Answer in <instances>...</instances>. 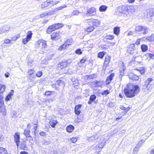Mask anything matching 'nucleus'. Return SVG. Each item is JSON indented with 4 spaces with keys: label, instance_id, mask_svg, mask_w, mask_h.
<instances>
[{
    "label": "nucleus",
    "instance_id": "1a4fd4ad",
    "mask_svg": "<svg viewBox=\"0 0 154 154\" xmlns=\"http://www.w3.org/2000/svg\"><path fill=\"white\" fill-rule=\"evenodd\" d=\"M135 45L134 43L130 45L127 48L128 50L127 52L131 55L133 54V51L135 50Z\"/></svg>",
    "mask_w": 154,
    "mask_h": 154
},
{
    "label": "nucleus",
    "instance_id": "4be33fe9",
    "mask_svg": "<svg viewBox=\"0 0 154 154\" xmlns=\"http://www.w3.org/2000/svg\"><path fill=\"white\" fill-rule=\"evenodd\" d=\"M58 67H60L61 69L65 68L67 66V64L65 61L63 60L58 64Z\"/></svg>",
    "mask_w": 154,
    "mask_h": 154
},
{
    "label": "nucleus",
    "instance_id": "13d9d810",
    "mask_svg": "<svg viewBox=\"0 0 154 154\" xmlns=\"http://www.w3.org/2000/svg\"><path fill=\"white\" fill-rule=\"evenodd\" d=\"M75 52L76 54L79 55L81 54H82V51L80 48H78L76 49Z\"/></svg>",
    "mask_w": 154,
    "mask_h": 154
},
{
    "label": "nucleus",
    "instance_id": "de8ad7c7",
    "mask_svg": "<svg viewBox=\"0 0 154 154\" xmlns=\"http://www.w3.org/2000/svg\"><path fill=\"white\" fill-rule=\"evenodd\" d=\"M146 39L149 41H154V35H152L150 36L147 37L146 38Z\"/></svg>",
    "mask_w": 154,
    "mask_h": 154
},
{
    "label": "nucleus",
    "instance_id": "680f3d73",
    "mask_svg": "<svg viewBox=\"0 0 154 154\" xmlns=\"http://www.w3.org/2000/svg\"><path fill=\"white\" fill-rule=\"evenodd\" d=\"M81 12L79 11H78L74 10L72 12V15H78L79 13Z\"/></svg>",
    "mask_w": 154,
    "mask_h": 154
},
{
    "label": "nucleus",
    "instance_id": "5fc2aeb1",
    "mask_svg": "<svg viewBox=\"0 0 154 154\" xmlns=\"http://www.w3.org/2000/svg\"><path fill=\"white\" fill-rule=\"evenodd\" d=\"M42 75L43 73L41 71H38L36 73L35 75L38 77H40Z\"/></svg>",
    "mask_w": 154,
    "mask_h": 154
},
{
    "label": "nucleus",
    "instance_id": "b1692460",
    "mask_svg": "<svg viewBox=\"0 0 154 154\" xmlns=\"http://www.w3.org/2000/svg\"><path fill=\"white\" fill-rule=\"evenodd\" d=\"M74 129V126L71 125L67 126L66 128V131L69 133L72 132Z\"/></svg>",
    "mask_w": 154,
    "mask_h": 154
},
{
    "label": "nucleus",
    "instance_id": "f8f14e48",
    "mask_svg": "<svg viewBox=\"0 0 154 154\" xmlns=\"http://www.w3.org/2000/svg\"><path fill=\"white\" fill-rule=\"evenodd\" d=\"M10 27L8 25H5L0 28V34H3L9 30Z\"/></svg>",
    "mask_w": 154,
    "mask_h": 154
},
{
    "label": "nucleus",
    "instance_id": "ddd939ff",
    "mask_svg": "<svg viewBox=\"0 0 154 154\" xmlns=\"http://www.w3.org/2000/svg\"><path fill=\"white\" fill-rule=\"evenodd\" d=\"M91 83L94 87L98 88L102 86L103 82L101 81L95 80L92 82Z\"/></svg>",
    "mask_w": 154,
    "mask_h": 154
},
{
    "label": "nucleus",
    "instance_id": "e2e57ef3",
    "mask_svg": "<svg viewBox=\"0 0 154 154\" xmlns=\"http://www.w3.org/2000/svg\"><path fill=\"white\" fill-rule=\"evenodd\" d=\"M29 40L27 39L26 38H23L22 40V42L24 45L26 44Z\"/></svg>",
    "mask_w": 154,
    "mask_h": 154
},
{
    "label": "nucleus",
    "instance_id": "72a5a7b5",
    "mask_svg": "<svg viewBox=\"0 0 154 154\" xmlns=\"http://www.w3.org/2000/svg\"><path fill=\"white\" fill-rule=\"evenodd\" d=\"M141 51L143 52L146 51L148 49V46L145 44H142L141 46Z\"/></svg>",
    "mask_w": 154,
    "mask_h": 154
},
{
    "label": "nucleus",
    "instance_id": "3c124183",
    "mask_svg": "<svg viewBox=\"0 0 154 154\" xmlns=\"http://www.w3.org/2000/svg\"><path fill=\"white\" fill-rule=\"evenodd\" d=\"M3 97L2 95L0 94V107L4 104L3 100Z\"/></svg>",
    "mask_w": 154,
    "mask_h": 154
},
{
    "label": "nucleus",
    "instance_id": "c03bdc74",
    "mask_svg": "<svg viewBox=\"0 0 154 154\" xmlns=\"http://www.w3.org/2000/svg\"><path fill=\"white\" fill-rule=\"evenodd\" d=\"M30 132V131L29 130L26 129L24 130V132L23 134L26 137H28V136L29 135H30V134H29Z\"/></svg>",
    "mask_w": 154,
    "mask_h": 154
},
{
    "label": "nucleus",
    "instance_id": "4c0bfd02",
    "mask_svg": "<svg viewBox=\"0 0 154 154\" xmlns=\"http://www.w3.org/2000/svg\"><path fill=\"white\" fill-rule=\"evenodd\" d=\"M96 75L94 74L92 75H86L85 76V78H86L87 80H90L91 79H93V78H96Z\"/></svg>",
    "mask_w": 154,
    "mask_h": 154
},
{
    "label": "nucleus",
    "instance_id": "09e8293b",
    "mask_svg": "<svg viewBox=\"0 0 154 154\" xmlns=\"http://www.w3.org/2000/svg\"><path fill=\"white\" fill-rule=\"evenodd\" d=\"M20 36L19 34L16 35L14 36H13L11 38V40L13 41H16L17 38L20 37Z\"/></svg>",
    "mask_w": 154,
    "mask_h": 154
},
{
    "label": "nucleus",
    "instance_id": "8fccbe9b",
    "mask_svg": "<svg viewBox=\"0 0 154 154\" xmlns=\"http://www.w3.org/2000/svg\"><path fill=\"white\" fill-rule=\"evenodd\" d=\"M48 15H51L56 13V10L55 9L48 12H46Z\"/></svg>",
    "mask_w": 154,
    "mask_h": 154
},
{
    "label": "nucleus",
    "instance_id": "69168bd1",
    "mask_svg": "<svg viewBox=\"0 0 154 154\" xmlns=\"http://www.w3.org/2000/svg\"><path fill=\"white\" fill-rule=\"evenodd\" d=\"M96 95L98 97H100L101 95H102V92L100 91V90L98 89L97 92L95 93Z\"/></svg>",
    "mask_w": 154,
    "mask_h": 154
},
{
    "label": "nucleus",
    "instance_id": "ea45409f",
    "mask_svg": "<svg viewBox=\"0 0 154 154\" xmlns=\"http://www.w3.org/2000/svg\"><path fill=\"white\" fill-rule=\"evenodd\" d=\"M95 28L92 25L88 27L85 29V31L88 32H91L93 31Z\"/></svg>",
    "mask_w": 154,
    "mask_h": 154
},
{
    "label": "nucleus",
    "instance_id": "e433bc0d",
    "mask_svg": "<svg viewBox=\"0 0 154 154\" xmlns=\"http://www.w3.org/2000/svg\"><path fill=\"white\" fill-rule=\"evenodd\" d=\"M107 7L106 5H102L100 6L99 10L100 12H104L107 9Z\"/></svg>",
    "mask_w": 154,
    "mask_h": 154
},
{
    "label": "nucleus",
    "instance_id": "4468645a",
    "mask_svg": "<svg viewBox=\"0 0 154 154\" xmlns=\"http://www.w3.org/2000/svg\"><path fill=\"white\" fill-rule=\"evenodd\" d=\"M128 76L130 79L133 81L138 80L139 79V77L138 76L133 73H130L128 75Z\"/></svg>",
    "mask_w": 154,
    "mask_h": 154
},
{
    "label": "nucleus",
    "instance_id": "c9c22d12",
    "mask_svg": "<svg viewBox=\"0 0 154 154\" xmlns=\"http://www.w3.org/2000/svg\"><path fill=\"white\" fill-rule=\"evenodd\" d=\"M6 87L5 85L0 84V94L3 93L5 91Z\"/></svg>",
    "mask_w": 154,
    "mask_h": 154
},
{
    "label": "nucleus",
    "instance_id": "6e6552de",
    "mask_svg": "<svg viewBox=\"0 0 154 154\" xmlns=\"http://www.w3.org/2000/svg\"><path fill=\"white\" fill-rule=\"evenodd\" d=\"M14 142L15 143L17 146L18 147L20 145V134L18 132H16L14 135Z\"/></svg>",
    "mask_w": 154,
    "mask_h": 154
},
{
    "label": "nucleus",
    "instance_id": "4d7b16f0",
    "mask_svg": "<svg viewBox=\"0 0 154 154\" xmlns=\"http://www.w3.org/2000/svg\"><path fill=\"white\" fill-rule=\"evenodd\" d=\"M35 71L33 69H29L28 72V73L29 76L32 75L34 72Z\"/></svg>",
    "mask_w": 154,
    "mask_h": 154
},
{
    "label": "nucleus",
    "instance_id": "c85d7f7f",
    "mask_svg": "<svg viewBox=\"0 0 154 154\" xmlns=\"http://www.w3.org/2000/svg\"><path fill=\"white\" fill-rule=\"evenodd\" d=\"M55 30L59 29L63 27L64 25L62 23H56L54 24Z\"/></svg>",
    "mask_w": 154,
    "mask_h": 154
},
{
    "label": "nucleus",
    "instance_id": "9d476101",
    "mask_svg": "<svg viewBox=\"0 0 154 154\" xmlns=\"http://www.w3.org/2000/svg\"><path fill=\"white\" fill-rule=\"evenodd\" d=\"M60 37V32H54L51 35V38L53 40H57L59 39Z\"/></svg>",
    "mask_w": 154,
    "mask_h": 154
},
{
    "label": "nucleus",
    "instance_id": "bb28decb",
    "mask_svg": "<svg viewBox=\"0 0 154 154\" xmlns=\"http://www.w3.org/2000/svg\"><path fill=\"white\" fill-rule=\"evenodd\" d=\"M147 15L150 17H152L154 15V10L153 8H151L147 10Z\"/></svg>",
    "mask_w": 154,
    "mask_h": 154
},
{
    "label": "nucleus",
    "instance_id": "f704fd0d",
    "mask_svg": "<svg viewBox=\"0 0 154 154\" xmlns=\"http://www.w3.org/2000/svg\"><path fill=\"white\" fill-rule=\"evenodd\" d=\"M55 93V91H46L45 93V95L46 96H50L53 95Z\"/></svg>",
    "mask_w": 154,
    "mask_h": 154
},
{
    "label": "nucleus",
    "instance_id": "a18cd8bd",
    "mask_svg": "<svg viewBox=\"0 0 154 154\" xmlns=\"http://www.w3.org/2000/svg\"><path fill=\"white\" fill-rule=\"evenodd\" d=\"M109 93L110 91L108 90H106L104 91L103 92H102V95L103 97H106L107 95L109 94Z\"/></svg>",
    "mask_w": 154,
    "mask_h": 154
},
{
    "label": "nucleus",
    "instance_id": "473e14b6",
    "mask_svg": "<svg viewBox=\"0 0 154 154\" xmlns=\"http://www.w3.org/2000/svg\"><path fill=\"white\" fill-rule=\"evenodd\" d=\"M11 116L12 118H17L18 117V114L16 111L12 110L11 112Z\"/></svg>",
    "mask_w": 154,
    "mask_h": 154
},
{
    "label": "nucleus",
    "instance_id": "a211bd4d",
    "mask_svg": "<svg viewBox=\"0 0 154 154\" xmlns=\"http://www.w3.org/2000/svg\"><path fill=\"white\" fill-rule=\"evenodd\" d=\"M106 143V142L104 141L99 142L97 145L96 146L95 148L96 149L100 150L103 148Z\"/></svg>",
    "mask_w": 154,
    "mask_h": 154
},
{
    "label": "nucleus",
    "instance_id": "dca6fc26",
    "mask_svg": "<svg viewBox=\"0 0 154 154\" xmlns=\"http://www.w3.org/2000/svg\"><path fill=\"white\" fill-rule=\"evenodd\" d=\"M82 106V104H79L75 106L74 108V112L76 115H79L80 114L81 111L80 110Z\"/></svg>",
    "mask_w": 154,
    "mask_h": 154
},
{
    "label": "nucleus",
    "instance_id": "cd10ccee",
    "mask_svg": "<svg viewBox=\"0 0 154 154\" xmlns=\"http://www.w3.org/2000/svg\"><path fill=\"white\" fill-rule=\"evenodd\" d=\"M98 138V136L96 135H93L89 137L88 139V140L89 142H91L92 141H94L96 140Z\"/></svg>",
    "mask_w": 154,
    "mask_h": 154
},
{
    "label": "nucleus",
    "instance_id": "c756f323",
    "mask_svg": "<svg viewBox=\"0 0 154 154\" xmlns=\"http://www.w3.org/2000/svg\"><path fill=\"white\" fill-rule=\"evenodd\" d=\"M58 123V122L57 120H52L49 122L50 125L52 128L55 127L56 124Z\"/></svg>",
    "mask_w": 154,
    "mask_h": 154
},
{
    "label": "nucleus",
    "instance_id": "864d4df0",
    "mask_svg": "<svg viewBox=\"0 0 154 154\" xmlns=\"http://www.w3.org/2000/svg\"><path fill=\"white\" fill-rule=\"evenodd\" d=\"M145 68L142 67L140 68L139 69H138V70L139 71L140 74H143L145 72Z\"/></svg>",
    "mask_w": 154,
    "mask_h": 154
},
{
    "label": "nucleus",
    "instance_id": "a878e982",
    "mask_svg": "<svg viewBox=\"0 0 154 154\" xmlns=\"http://www.w3.org/2000/svg\"><path fill=\"white\" fill-rule=\"evenodd\" d=\"M55 30L54 26L53 24L50 26H48L47 30V32L48 33H50L51 32Z\"/></svg>",
    "mask_w": 154,
    "mask_h": 154
},
{
    "label": "nucleus",
    "instance_id": "603ef678",
    "mask_svg": "<svg viewBox=\"0 0 154 154\" xmlns=\"http://www.w3.org/2000/svg\"><path fill=\"white\" fill-rule=\"evenodd\" d=\"M33 61L34 60L32 59H28V61L27 62V64L28 66H30V67H31L32 66V63Z\"/></svg>",
    "mask_w": 154,
    "mask_h": 154
},
{
    "label": "nucleus",
    "instance_id": "a19ab883",
    "mask_svg": "<svg viewBox=\"0 0 154 154\" xmlns=\"http://www.w3.org/2000/svg\"><path fill=\"white\" fill-rule=\"evenodd\" d=\"M56 83L58 85L60 86H64V82L60 80H57L56 81Z\"/></svg>",
    "mask_w": 154,
    "mask_h": 154
},
{
    "label": "nucleus",
    "instance_id": "5701e85b",
    "mask_svg": "<svg viewBox=\"0 0 154 154\" xmlns=\"http://www.w3.org/2000/svg\"><path fill=\"white\" fill-rule=\"evenodd\" d=\"M0 112L3 116H5L6 115V110L4 104L0 107Z\"/></svg>",
    "mask_w": 154,
    "mask_h": 154
},
{
    "label": "nucleus",
    "instance_id": "7c9ffc66",
    "mask_svg": "<svg viewBox=\"0 0 154 154\" xmlns=\"http://www.w3.org/2000/svg\"><path fill=\"white\" fill-rule=\"evenodd\" d=\"M106 53V52L104 51L100 52L97 54V57L100 59H103Z\"/></svg>",
    "mask_w": 154,
    "mask_h": 154
},
{
    "label": "nucleus",
    "instance_id": "f257e3e1",
    "mask_svg": "<svg viewBox=\"0 0 154 154\" xmlns=\"http://www.w3.org/2000/svg\"><path fill=\"white\" fill-rule=\"evenodd\" d=\"M140 91L139 86L136 84L129 83L124 89L126 96L128 98H132L137 95Z\"/></svg>",
    "mask_w": 154,
    "mask_h": 154
},
{
    "label": "nucleus",
    "instance_id": "0e129e2a",
    "mask_svg": "<svg viewBox=\"0 0 154 154\" xmlns=\"http://www.w3.org/2000/svg\"><path fill=\"white\" fill-rule=\"evenodd\" d=\"M42 143L43 144L48 145L50 144V142L49 141H46L45 140H44L42 142Z\"/></svg>",
    "mask_w": 154,
    "mask_h": 154
},
{
    "label": "nucleus",
    "instance_id": "37998d69",
    "mask_svg": "<svg viewBox=\"0 0 154 154\" xmlns=\"http://www.w3.org/2000/svg\"><path fill=\"white\" fill-rule=\"evenodd\" d=\"M145 56L147 57H149L150 59H154V54L147 53L145 55Z\"/></svg>",
    "mask_w": 154,
    "mask_h": 154
},
{
    "label": "nucleus",
    "instance_id": "774afa93",
    "mask_svg": "<svg viewBox=\"0 0 154 154\" xmlns=\"http://www.w3.org/2000/svg\"><path fill=\"white\" fill-rule=\"evenodd\" d=\"M77 140V138L76 137H72L70 139V140L73 143H75Z\"/></svg>",
    "mask_w": 154,
    "mask_h": 154
},
{
    "label": "nucleus",
    "instance_id": "338daca9",
    "mask_svg": "<svg viewBox=\"0 0 154 154\" xmlns=\"http://www.w3.org/2000/svg\"><path fill=\"white\" fill-rule=\"evenodd\" d=\"M64 60L65 61V62L66 63L67 65L70 64L72 61V59H68L66 60Z\"/></svg>",
    "mask_w": 154,
    "mask_h": 154
},
{
    "label": "nucleus",
    "instance_id": "aec40b11",
    "mask_svg": "<svg viewBox=\"0 0 154 154\" xmlns=\"http://www.w3.org/2000/svg\"><path fill=\"white\" fill-rule=\"evenodd\" d=\"M51 1L52 0H47V1L42 2L41 5V7L42 8H44L48 6H50V4H51Z\"/></svg>",
    "mask_w": 154,
    "mask_h": 154
},
{
    "label": "nucleus",
    "instance_id": "79ce46f5",
    "mask_svg": "<svg viewBox=\"0 0 154 154\" xmlns=\"http://www.w3.org/2000/svg\"><path fill=\"white\" fill-rule=\"evenodd\" d=\"M32 31H29L27 34L26 38L30 40L32 38Z\"/></svg>",
    "mask_w": 154,
    "mask_h": 154
},
{
    "label": "nucleus",
    "instance_id": "412c9836",
    "mask_svg": "<svg viewBox=\"0 0 154 154\" xmlns=\"http://www.w3.org/2000/svg\"><path fill=\"white\" fill-rule=\"evenodd\" d=\"M111 57L109 56L105 57V61L103 64L105 67H107L108 66V64L110 61Z\"/></svg>",
    "mask_w": 154,
    "mask_h": 154
},
{
    "label": "nucleus",
    "instance_id": "393cba45",
    "mask_svg": "<svg viewBox=\"0 0 154 154\" xmlns=\"http://www.w3.org/2000/svg\"><path fill=\"white\" fill-rule=\"evenodd\" d=\"M95 8L94 7H92L87 10V14H88L89 15H94V13H95Z\"/></svg>",
    "mask_w": 154,
    "mask_h": 154
},
{
    "label": "nucleus",
    "instance_id": "052dcab7",
    "mask_svg": "<svg viewBox=\"0 0 154 154\" xmlns=\"http://www.w3.org/2000/svg\"><path fill=\"white\" fill-rule=\"evenodd\" d=\"M66 7L67 6H66V5H64L63 6H61L60 7H57L55 9L56 10V11H59L60 10H61L63 9V8Z\"/></svg>",
    "mask_w": 154,
    "mask_h": 154
},
{
    "label": "nucleus",
    "instance_id": "39448f33",
    "mask_svg": "<svg viewBox=\"0 0 154 154\" xmlns=\"http://www.w3.org/2000/svg\"><path fill=\"white\" fill-rule=\"evenodd\" d=\"M46 46V42L43 40H39L35 44V47L36 48H39L42 49L45 48Z\"/></svg>",
    "mask_w": 154,
    "mask_h": 154
},
{
    "label": "nucleus",
    "instance_id": "6e6d98bb",
    "mask_svg": "<svg viewBox=\"0 0 154 154\" xmlns=\"http://www.w3.org/2000/svg\"><path fill=\"white\" fill-rule=\"evenodd\" d=\"M11 40H10L8 39H5L4 41V43L6 44H13L11 42Z\"/></svg>",
    "mask_w": 154,
    "mask_h": 154
},
{
    "label": "nucleus",
    "instance_id": "0eeeda50",
    "mask_svg": "<svg viewBox=\"0 0 154 154\" xmlns=\"http://www.w3.org/2000/svg\"><path fill=\"white\" fill-rule=\"evenodd\" d=\"M29 145L27 141L25 140L20 141L19 146H18L19 147V148L20 149L25 151L28 150V146Z\"/></svg>",
    "mask_w": 154,
    "mask_h": 154
},
{
    "label": "nucleus",
    "instance_id": "423d86ee",
    "mask_svg": "<svg viewBox=\"0 0 154 154\" xmlns=\"http://www.w3.org/2000/svg\"><path fill=\"white\" fill-rule=\"evenodd\" d=\"M135 30L137 32H142V33L146 35L148 32V29L146 26H137L135 27Z\"/></svg>",
    "mask_w": 154,
    "mask_h": 154
},
{
    "label": "nucleus",
    "instance_id": "f3484780",
    "mask_svg": "<svg viewBox=\"0 0 154 154\" xmlns=\"http://www.w3.org/2000/svg\"><path fill=\"white\" fill-rule=\"evenodd\" d=\"M125 69H126L125 67L124 66L120 68V74L119 75V78L121 80L122 79V76L124 75V72Z\"/></svg>",
    "mask_w": 154,
    "mask_h": 154
},
{
    "label": "nucleus",
    "instance_id": "9b49d317",
    "mask_svg": "<svg viewBox=\"0 0 154 154\" xmlns=\"http://www.w3.org/2000/svg\"><path fill=\"white\" fill-rule=\"evenodd\" d=\"M96 98V96L94 94L91 95L89 97V100L88 102V104H91L92 103L94 102V103H97L98 100H95Z\"/></svg>",
    "mask_w": 154,
    "mask_h": 154
},
{
    "label": "nucleus",
    "instance_id": "6ab92c4d",
    "mask_svg": "<svg viewBox=\"0 0 154 154\" xmlns=\"http://www.w3.org/2000/svg\"><path fill=\"white\" fill-rule=\"evenodd\" d=\"M26 138L27 139H25V140L29 145L33 144L34 143L32 137L30 135H29Z\"/></svg>",
    "mask_w": 154,
    "mask_h": 154
},
{
    "label": "nucleus",
    "instance_id": "2eb2a0df",
    "mask_svg": "<svg viewBox=\"0 0 154 154\" xmlns=\"http://www.w3.org/2000/svg\"><path fill=\"white\" fill-rule=\"evenodd\" d=\"M115 73H112L109 76H108L106 81V84L107 85H108L110 84L114 76Z\"/></svg>",
    "mask_w": 154,
    "mask_h": 154
},
{
    "label": "nucleus",
    "instance_id": "7ed1b4c3",
    "mask_svg": "<svg viewBox=\"0 0 154 154\" xmlns=\"http://www.w3.org/2000/svg\"><path fill=\"white\" fill-rule=\"evenodd\" d=\"M84 21L85 23H87L89 25H92L94 28L99 27L100 23V21L95 19H89L85 20Z\"/></svg>",
    "mask_w": 154,
    "mask_h": 154
},
{
    "label": "nucleus",
    "instance_id": "2f4dec72",
    "mask_svg": "<svg viewBox=\"0 0 154 154\" xmlns=\"http://www.w3.org/2000/svg\"><path fill=\"white\" fill-rule=\"evenodd\" d=\"M120 29L119 27H115L114 28L113 32L116 35H118L120 32Z\"/></svg>",
    "mask_w": 154,
    "mask_h": 154
},
{
    "label": "nucleus",
    "instance_id": "f03ea898",
    "mask_svg": "<svg viewBox=\"0 0 154 154\" xmlns=\"http://www.w3.org/2000/svg\"><path fill=\"white\" fill-rule=\"evenodd\" d=\"M117 8V11L122 14H123V16L125 17L127 16L129 14L130 10L126 5H122L121 6L118 7Z\"/></svg>",
    "mask_w": 154,
    "mask_h": 154
},
{
    "label": "nucleus",
    "instance_id": "58836bf2",
    "mask_svg": "<svg viewBox=\"0 0 154 154\" xmlns=\"http://www.w3.org/2000/svg\"><path fill=\"white\" fill-rule=\"evenodd\" d=\"M72 42V39H68L65 42L64 44H65L66 45L69 46L71 45Z\"/></svg>",
    "mask_w": 154,
    "mask_h": 154
},
{
    "label": "nucleus",
    "instance_id": "49530a36",
    "mask_svg": "<svg viewBox=\"0 0 154 154\" xmlns=\"http://www.w3.org/2000/svg\"><path fill=\"white\" fill-rule=\"evenodd\" d=\"M67 47V46L64 43L63 45H61L58 48V50L60 51L66 49Z\"/></svg>",
    "mask_w": 154,
    "mask_h": 154
},
{
    "label": "nucleus",
    "instance_id": "20e7f679",
    "mask_svg": "<svg viewBox=\"0 0 154 154\" xmlns=\"http://www.w3.org/2000/svg\"><path fill=\"white\" fill-rule=\"evenodd\" d=\"M153 79L152 78H149L146 79L143 85V89L144 90V91H146V90H148L149 89L151 84V82L152 81Z\"/></svg>",
    "mask_w": 154,
    "mask_h": 154
},
{
    "label": "nucleus",
    "instance_id": "bf43d9fd",
    "mask_svg": "<svg viewBox=\"0 0 154 154\" xmlns=\"http://www.w3.org/2000/svg\"><path fill=\"white\" fill-rule=\"evenodd\" d=\"M37 123L38 121L37 120H36L35 122L34 123H33V124L34 125L33 126V130L36 131L38 127Z\"/></svg>",
    "mask_w": 154,
    "mask_h": 154
}]
</instances>
